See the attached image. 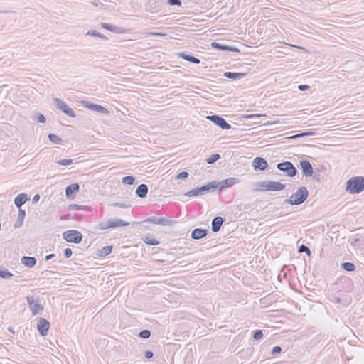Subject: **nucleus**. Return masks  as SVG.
<instances>
[{"label": "nucleus", "mask_w": 364, "mask_h": 364, "mask_svg": "<svg viewBox=\"0 0 364 364\" xmlns=\"http://www.w3.org/2000/svg\"><path fill=\"white\" fill-rule=\"evenodd\" d=\"M285 188V184L274 181H262L251 185V192L280 191Z\"/></svg>", "instance_id": "f257e3e1"}, {"label": "nucleus", "mask_w": 364, "mask_h": 364, "mask_svg": "<svg viewBox=\"0 0 364 364\" xmlns=\"http://www.w3.org/2000/svg\"><path fill=\"white\" fill-rule=\"evenodd\" d=\"M364 191V176H353L346 183V191L358 194Z\"/></svg>", "instance_id": "f03ea898"}, {"label": "nucleus", "mask_w": 364, "mask_h": 364, "mask_svg": "<svg viewBox=\"0 0 364 364\" xmlns=\"http://www.w3.org/2000/svg\"><path fill=\"white\" fill-rule=\"evenodd\" d=\"M309 196V191L306 187L301 186L299 188L297 191L292 194L288 199L285 200L287 203L290 205H300L303 203Z\"/></svg>", "instance_id": "7ed1b4c3"}, {"label": "nucleus", "mask_w": 364, "mask_h": 364, "mask_svg": "<svg viewBox=\"0 0 364 364\" xmlns=\"http://www.w3.org/2000/svg\"><path fill=\"white\" fill-rule=\"evenodd\" d=\"M219 184L220 183H217L216 181H213L202 186L201 187L193 188L192 190L186 192L185 196L188 197H195L208 193L209 192H213L216 189Z\"/></svg>", "instance_id": "20e7f679"}, {"label": "nucleus", "mask_w": 364, "mask_h": 364, "mask_svg": "<svg viewBox=\"0 0 364 364\" xmlns=\"http://www.w3.org/2000/svg\"><path fill=\"white\" fill-rule=\"evenodd\" d=\"M82 235L75 230H70L63 233V238L68 242L79 244L82 242Z\"/></svg>", "instance_id": "39448f33"}, {"label": "nucleus", "mask_w": 364, "mask_h": 364, "mask_svg": "<svg viewBox=\"0 0 364 364\" xmlns=\"http://www.w3.org/2000/svg\"><path fill=\"white\" fill-rule=\"evenodd\" d=\"M277 168L284 173L289 177H294L297 173V170L289 161H284L277 165Z\"/></svg>", "instance_id": "423d86ee"}, {"label": "nucleus", "mask_w": 364, "mask_h": 364, "mask_svg": "<svg viewBox=\"0 0 364 364\" xmlns=\"http://www.w3.org/2000/svg\"><path fill=\"white\" fill-rule=\"evenodd\" d=\"M206 119L212 122L214 124L219 127L220 129L228 130L231 128L230 124L222 117L218 114L208 115Z\"/></svg>", "instance_id": "0eeeda50"}, {"label": "nucleus", "mask_w": 364, "mask_h": 364, "mask_svg": "<svg viewBox=\"0 0 364 364\" xmlns=\"http://www.w3.org/2000/svg\"><path fill=\"white\" fill-rule=\"evenodd\" d=\"M128 225L129 223L123 220L122 219L108 220L106 222L101 223L100 224V227L102 230L114 228L118 227H125Z\"/></svg>", "instance_id": "6e6552de"}, {"label": "nucleus", "mask_w": 364, "mask_h": 364, "mask_svg": "<svg viewBox=\"0 0 364 364\" xmlns=\"http://www.w3.org/2000/svg\"><path fill=\"white\" fill-rule=\"evenodd\" d=\"M53 100L58 109L70 117H75V112L63 100L58 97H55Z\"/></svg>", "instance_id": "1a4fd4ad"}, {"label": "nucleus", "mask_w": 364, "mask_h": 364, "mask_svg": "<svg viewBox=\"0 0 364 364\" xmlns=\"http://www.w3.org/2000/svg\"><path fill=\"white\" fill-rule=\"evenodd\" d=\"M26 300L33 316L37 315L40 311L43 309V306L39 303L38 299H36L33 296H27Z\"/></svg>", "instance_id": "9d476101"}, {"label": "nucleus", "mask_w": 364, "mask_h": 364, "mask_svg": "<svg viewBox=\"0 0 364 364\" xmlns=\"http://www.w3.org/2000/svg\"><path fill=\"white\" fill-rule=\"evenodd\" d=\"M50 328V323L45 318L41 317L38 319V322L36 325L39 333L42 336H45L48 334Z\"/></svg>", "instance_id": "9b49d317"}, {"label": "nucleus", "mask_w": 364, "mask_h": 364, "mask_svg": "<svg viewBox=\"0 0 364 364\" xmlns=\"http://www.w3.org/2000/svg\"><path fill=\"white\" fill-rule=\"evenodd\" d=\"M145 222L151 223L153 224H158L163 226H171L175 222L172 220L166 218L150 217L145 220Z\"/></svg>", "instance_id": "f8f14e48"}, {"label": "nucleus", "mask_w": 364, "mask_h": 364, "mask_svg": "<svg viewBox=\"0 0 364 364\" xmlns=\"http://www.w3.org/2000/svg\"><path fill=\"white\" fill-rule=\"evenodd\" d=\"M211 46L213 48L219 50L230 51V52H233V53H240V49L236 47L228 46V45L218 43L215 41L212 42Z\"/></svg>", "instance_id": "ddd939ff"}, {"label": "nucleus", "mask_w": 364, "mask_h": 364, "mask_svg": "<svg viewBox=\"0 0 364 364\" xmlns=\"http://www.w3.org/2000/svg\"><path fill=\"white\" fill-rule=\"evenodd\" d=\"M300 166L304 176L306 177L313 176L314 170L310 161H300Z\"/></svg>", "instance_id": "4468645a"}, {"label": "nucleus", "mask_w": 364, "mask_h": 364, "mask_svg": "<svg viewBox=\"0 0 364 364\" xmlns=\"http://www.w3.org/2000/svg\"><path fill=\"white\" fill-rule=\"evenodd\" d=\"M83 106L90 110L95 111L99 113H103V114L109 113V111L105 107H104L100 105L91 103L89 102H83Z\"/></svg>", "instance_id": "2eb2a0df"}, {"label": "nucleus", "mask_w": 364, "mask_h": 364, "mask_svg": "<svg viewBox=\"0 0 364 364\" xmlns=\"http://www.w3.org/2000/svg\"><path fill=\"white\" fill-rule=\"evenodd\" d=\"M208 230L203 228H195L191 232V238L193 240H200L207 236Z\"/></svg>", "instance_id": "dca6fc26"}, {"label": "nucleus", "mask_w": 364, "mask_h": 364, "mask_svg": "<svg viewBox=\"0 0 364 364\" xmlns=\"http://www.w3.org/2000/svg\"><path fill=\"white\" fill-rule=\"evenodd\" d=\"M80 186L78 183H72L65 188V196L67 198H73V194L79 191Z\"/></svg>", "instance_id": "f3484780"}, {"label": "nucleus", "mask_w": 364, "mask_h": 364, "mask_svg": "<svg viewBox=\"0 0 364 364\" xmlns=\"http://www.w3.org/2000/svg\"><path fill=\"white\" fill-rule=\"evenodd\" d=\"M224 222V218L220 216L215 217L211 222V230L213 232H217L220 230L223 223Z\"/></svg>", "instance_id": "a211bd4d"}, {"label": "nucleus", "mask_w": 364, "mask_h": 364, "mask_svg": "<svg viewBox=\"0 0 364 364\" xmlns=\"http://www.w3.org/2000/svg\"><path fill=\"white\" fill-rule=\"evenodd\" d=\"M28 200L29 198L26 193H20L14 198V204L18 208H20Z\"/></svg>", "instance_id": "6ab92c4d"}, {"label": "nucleus", "mask_w": 364, "mask_h": 364, "mask_svg": "<svg viewBox=\"0 0 364 364\" xmlns=\"http://www.w3.org/2000/svg\"><path fill=\"white\" fill-rule=\"evenodd\" d=\"M101 26L104 29H106L107 31H109L115 33L121 34V33H124L125 31L124 29L121 27H118V26H114L112 24L107 23H102Z\"/></svg>", "instance_id": "aec40b11"}, {"label": "nucleus", "mask_w": 364, "mask_h": 364, "mask_svg": "<svg viewBox=\"0 0 364 364\" xmlns=\"http://www.w3.org/2000/svg\"><path fill=\"white\" fill-rule=\"evenodd\" d=\"M178 56L190 63H194V64H199L200 63V60L191 54L186 53V52H182L178 54Z\"/></svg>", "instance_id": "412c9836"}, {"label": "nucleus", "mask_w": 364, "mask_h": 364, "mask_svg": "<svg viewBox=\"0 0 364 364\" xmlns=\"http://www.w3.org/2000/svg\"><path fill=\"white\" fill-rule=\"evenodd\" d=\"M21 263L28 267V268H32L33 267L36 262H37V260L36 259V257H28V256H23L21 257Z\"/></svg>", "instance_id": "4be33fe9"}, {"label": "nucleus", "mask_w": 364, "mask_h": 364, "mask_svg": "<svg viewBox=\"0 0 364 364\" xmlns=\"http://www.w3.org/2000/svg\"><path fill=\"white\" fill-rule=\"evenodd\" d=\"M245 75V73L225 72L223 75L228 79L236 80L243 78Z\"/></svg>", "instance_id": "5701e85b"}, {"label": "nucleus", "mask_w": 364, "mask_h": 364, "mask_svg": "<svg viewBox=\"0 0 364 364\" xmlns=\"http://www.w3.org/2000/svg\"><path fill=\"white\" fill-rule=\"evenodd\" d=\"M252 166L256 171H264L268 167L267 161H252Z\"/></svg>", "instance_id": "b1692460"}, {"label": "nucleus", "mask_w": 364, "mask_h": 364, "mask_svg": "<svg viewBox=\"0 0 364 364\" xmlns=\"http://www.w3.org/2000/svg\"><path fill=\"white\" fill-rule=\"evenodd\" d=\"M148 186L146 184H140L136 190V194L138 197L144 198L147 196Z\"/></svg>", "instance_id": "393cba45"}, {"label": "nucleus", "mask_w": 364, "mask_h": 364, "mask_svg": "<svg viewBox=\"0 0 364 364\" xmlns=\"http://www.w3.org/2000/svg\"><path fill=\"white\" fill-rule=\"evenodd\" d=\"M316 134V129H310L307 131L300 132L299 134H296L295 135L291 136L289 138V139H296L299 137H303V136H315Z\"/></svg>", "instance_id": "a878e982"}, {"label": "nucleus", "mask_w": 364, "mask_h": 364, "mask_svg": "<svg viewBox=\"0 0 364 364\" xmlns=\"http://www.w3.org/2000/svg\"><path fill=\"white\" fill-rule=\"evenodd\" d=\"M68 209L70 210H85V211H91L92 208L87 205H79V204H70L68 205Z\"/></svg>", "instance_id": "bb28decb"}, {"label": "nucleus", "mask_w": 364, "mask_h": 364, "mask_svg": "<svg viewBox=\"0 0 364 364\" xmlns=\"http://www.w3.org/2000/svg\"><path fill=\"white\" fill-rule=\"evenodd\" d=\"M240 180L237 178H229L228 179H225L223 181L221 184V188H228L230 186H232L236 183H238Z\"/></svg>", "instance_id": "cd10ccee"}, {"label": "nucleus", "mask_w": 364, "mask_h": 364, "mask_svg": "<svg viewBox=\"0 0 364 364\" xmlns=\"http://www.w3.org/2000/svg\"><path fill=\"white\" fill-rule=\"evenodd\" d=\"M113 247L112 245H107L103 247L101 250H99V253L97 255L99 257H105L109 255L112 251Z\"/></svg>", "instance_id": "c85d7f7f"}, {"label": "nucleus", "mask_w": 364, "mask_h": 364, "mask_svg": "<svg viewBox=\"0 0 364 364\" xmlns=\"http://www.w3.org/2000/svg\"><path fill=\"white\" fill-rule=\"evenodd\" d=\"M13 276V274L10 272L6 268L3 266H0V277L2 279H9Z\"/></svg>", "instance_id": "c756f323"}, {"label": "nucleus", "mask_w": 364, "mask_h": 364, "mask_svg": "<svg viewBox=\"0 0 364 364\" xmlns=\"http://www.w3.org/2000/svg\"><path fill=\"white\" fill-rule=\"evenodd\" d=\"M341 267L346 272H353L355 269V264L349 262H343Z\"/></svg>", "instance_id": "7c9ffc66"}, {"label": "nucleus", "mask_w": 364, "mask_h": 364, "mask_svg": "<svg viewBox=\"0 0 364 364\" xmlns=\"http://www.w3.org/2000/svg\"><path fill=\"white\" fill-rule=\"evenodd\" d=\"M142 240L144 243H146L149 245H157L159 244V241H158L155 238L151 237L149 236H144L142 238Z\"/></svg>", "instance_id": "2f4dec72"}, {"label": "nucleus", "mask_w": 364, "mask_h": 364, "mask_svg": "<svg viewBox=\"0 0 364 364\" xmlns=\"http://www.w3.org/2000/svg\"><path fill=\"white\" fill-rule=\"evenodd\" d=\"M26 217V212L25 210H22L21 208H18V220L17 223H19L18 224H16L14 226L15 228L19 227L22 225V222L24 220Z\"/></svg>", "instance_id": "473e14b6"}, {"label": "nucleus", "mask_w": 364, "mask_h": 364, "mask_svg": "<svg viewBox=\"0 0 364 364\" xmlns=\"http://www.w3.org/2000/svg\"><path fill=\"white\" fill-rule=\"evenodd\" d=\"M48 139L52 143L55 144H59L62 141L60 136L53 133L48 134Z\"/></svg>", "instance_id": "72a5a7b5"}, {"label": "nucleus", "mask_w": 364, "mask_h": 364, "mask_svg": "<svg viewBox=\"0 0 364 364\" xmlns=\"http://www.w3.org/2000/svg\"><path fill=\"white\" fill-rule=\"evenodd\" d=\"M122 181L124 184L126 185H132L135 181V178L134 176H124L122 178Z\"/></svg>", "instance_id": "f704fd0d"}, {"label": "nucleus", "mask_w": 364, "mask_h": 364, "mask_svg": "<svg viewBox=\"0 0 364 364\" xmlns=\"http://www.w3.org/2000/svg\"><path fill=\"white\" fill-rule=\"evenodd\" d=\"M252 334L253 339L255 341L260 340L263 338L264 334L262 330H255L254 331Z\"/></svg>", "instance_id": "c9c22d12"}, {"label": "nucleus", "mask_w": 364, "mask_h": 364, "mask_svg": "<svg viewBox=\"0 0 364 364\" xmlns=\"http://www.w3.org/2000/svg\"><path fill=\"white\" fill-rule=\"evenodd\" d=\"M33 119L36 121L37 122L42 123V124H43L46 122V117L41 113H37L36 114V116L33 118Z\"/></svg>", "instance_id": "e433bc0d"}, {"label": "nucleus", "mask_w": 364, "mask_h": 364, "mask_svg": "<svg viewBox=\"0 0 364 364\" xmlns=\"http://www.w3.org/2000/svg\"><path fill=\"white\" fill-rule=\"evenodd\" d=\"M298 252L299 253L305 252V253H306V255L308 256L311 255V250H310V249L307 246H306L304 245H300L299 247Z\"/></svg>", "instance_id": "4c0bfd02"}, {"label": "nucleus", "mask_w": 364, "mask_h": 364, "mask_svg": "<svg viewBox=\"0 0 364 364\" xmlns=\"http://www.w3.org/2000/svg\"><path fill=\"white\" fill-rule=\"evenodd\" d=\"M139 336L141 338L147 339L151 336V331L147 329L142 330L139 332Z\"/></svg>", "instance_id": "58836bf2"}, {"label": "nucleus", "mask_w": 364, "mask_h": 364, "mask_svg": "<svg viewBox=\"0 0 364 364\" xmlns=\"http://www.w3.org/2000/svg\"><path fill=\"white\" fill-rule=\"evenodd\" d=\"M87 35L92 36H97V37H99V38H105V36L103 34H102V33H100L97 32V31H95V30H90V31H89L87 33Z\"/></svg>", "instance_id": "ea45409f"}, {"label": "nucleus", "mask_w": 364, "mask_h": 364, "mask_svg": "<svg viewBox=\"0 0 364 364\" xmlns=\"http://www.w3.org/2000/svg\"><path fill=\"white\" fill-rule=\"evenodd\" d=\"M188 172L182 171L177 174V176H176V179H178V180L185 179V178H188Z\"/></svg>", "instance_id": "a19ab883"}, {"label": "nucleus", "mask_w": 364, "mask_h": 364, "mask_svg": "<svg viewBox=\"0 0 364 364\" xmlns=\"http://www.w3.org/2000/svg\"><path fill=\"white\" fill-rule=\"evenodd\" d=\"M112 205H113L114 207H119L121 208H127L131 206L130 204H126V203H114Z\"/></svg>", "instance_id": "79ce46f5"}, {"label": "nucleus", "mask_w": 364, "mask_h": 364, "mask_svg": "<svg viewBox=\"0 0 364 364\" xmlns=\"http://www.w3.org/2000/svg\"><path fill=\"white\" fill-rule=\"evenodd\" d=\"M260 117H262V114H252L244 115L243 117L246 119H259Z\"/></svg>", "instance_id": "37998d69"}, {"label": "nucleus", "mask_w": 364, "mask_h": 364, "mask_svg": "<svg viewBox=\"0 0 364 364\" xmlns=\"http://www.w3.org/2000/svg\"><path fill=\"white\" fill-rule=\"evenodd\" d=\"M282 352V348L279 346H274L272 350V355H277Z\"/></svg>", "instance_id": "c03bdc74"}, {"label": "nucleus", "mask_w": 364, "mask_h": 364, "mask_svg": "<svg viewBox=\"0 0 364 364\" xmlns=\"http://www.w3.org/2000/svg\"><path fill=\"white\" fill-rule=\"evenodd\" d=\"M63 253L65 258H70L73 254V252L70 248H65L63 251Z\"/></svg>", "instance_id": "a18cd8bd"}, {"label": "nucleus", "mask_w": 364, "mask_h": 364, "mask_svg": "<svg viewBox=\"0 0 364 364\" xmlns=\"http://www.w3.org/2000/svg\"><path fill=\"white\" fill-rule=\"evenodd\" d=\"M168 4L171 6H181V0H168Z\"/></svg>", "instance_id": "49530a36"}, {"label": "nucleus", "mask_w": 364, "mask_h": 364, "mask_svg": "<svg viewBox=\"0 0 364 364\" xmlns=\"http://www.w3.org/2000/svg\"><path fill=\"white\" fill-rule=\"evenodd\" d=\"M73 161H57V163L60 166H68L73 164Z\"/></svg>", "instance_id": "de8ad7c7"}, {"label": "nucleus", "mask_w": 364, "mask_h": 364, "mask_svg": "<svg viewBox=\"0 0 364 364\" xmlns=\"http://www.w3.org/2000/svg\"><path fill=\"white\" fill-rule=\"evenodd\" d=\"M144 356H145V358H146V359H151V358H153V356H154V353H153V352H152V351H151V350H146V351H145V353H144Z\"/></svg>", "instance_id": "09e8293b"}, {"label": "nucleus", "mask_w": 364, "mask_h": 364, "mask_svg": "<svg viewBox=\"0 0 364 364\" xmlns=\"http://www.w3.org/2000/svg\"><path fill=\"white\" fill-rule=\"evenodd\" d=\"M220 159V156L219 154H212L211 156L207 157L205 159Z\"/></svg>", "instance_id": "8fccbe9b"}, {"label": "nucleus", "mask_w": 364, "mask_h": 364, "mask_svg": "<svg viewBox=\"0 0 364 364\" xmlns=\"http://www.w3.org/2000/svg\"><path fill=\"white\" fill-rule=\"evenodd\" d=\"M150 36H165L164 33H160V32H150L148 33Z\"/></svg>", "instance_id": "3c124183"}, {"label": "nucleus", "mask_w": 364, "mask_h": 364, "mask_svg": "<svg viewBox=\"0 0 364 364\" xmlns=\"http://www.w3.org/2000/svg\"><path fill=\"white\" fill-rule=\"evenodd\" d=\"M309 88V86L307 85H299L298 86V89L300 91H305V90H308Z\"/></svg>", "instance_id": "603ef678"}, {"label": "nucleus", "mask_w": 364, "mask_h": 364, "mask_svg": "<svg viewBox=\"0 0 364 364\" xmlns=\"http://www.w3.org/2000/svg\"><path fill=\"white\" fill-rule=\"evenodd\" d=\"M40 200V196L38 194H36L32 198V203H36Z\"/></svg>", "instance_id": "864d4df0"}, {"label": "nucleus", "mask_w": 364, "mask_h": 364, "mask_svg": "<svg viewBox=\"0 0 364 364\" xmlns=\"http://www.w3.org/2000/svg\"><path fill=\"white\" fill-rule=\"evenodd\" d=\"M55 257V254H50V255H48L46 256L45 257V260L46 261H48L53 258H54Z\"/></svg>", "instance_id": "5fc2aeb1"}, {"label": "nucleus", "mask_w": 364, "mask_h": 364, "mask_svg": "<svg viewBox=\"0 0 364 364\" xmlns=\"http://www.w3.org/2000/svg\"><path fill=\"white\" fill-rule=\"evenodd\" d=\"M316 169H317L318 171H323L324 170H326V167L324 166H321V167L319 168H316Z\"/></svg>", "instance_id": "6e6d98bb"}, {"label": "nucleus", "mask_w": 364, "mask_h": 364, "mask_svg": "<svg viewBox=\"0 0 364 364\" xmlns=\"http://www.w3.org/2000/svg\"><path fill=\"white\" fill-rule=\"evenodd\" d=\"M216 161H206L208 164H213Z\"/></svg>", "instance_id": "4d7b16f0"}, {"label": "nucleus", "mask_w": 364, "mask_h": 364, "mask_svg": "<svg viewBox=\"0 0 364 364\" xmlns=\"http://www.w3.org/2000/svg\"><path fill=\"white\" fill-rule=\"evenodd\" d=\"M254 159H264L261 156H256L254 158Z\"/></svg>", "instance_id": "13d9d810"}, {"label": "nucleus", "mask_w": 364, "mask_h": 364, "mask_svg": "<svg viewBox=\"0 0 364 364\" xmlns=\"http://www.w3.org/2000/svg\"><path fill=\"white\" fill-rule=\"evenodd\" d=\"M341 299L340 298H336L337 303H341Z\"/></svg>", "instance_id": "bf43d9fd"}, {"label": "nucleus", "mask_w": 364, "mask_h": 364, "mask_svg": "<svg viewBox=\"0 0 364 364\" xmlns=\"http://www.w3.org/2000/svg\"><path fill=\"white\" fill-rule=\"evenodd\" d=\"M73 218L79 219V218H80V215H76V216H75V215H74V216L73 217Z\"/></svg>", "instance_id": "052dcab7"}, {"label": "nucleus", "mask_w": 364, "mask_h": 364, "mask_svg": "<svg viewBox=\"0 0 364 364\" xmlns=\"http://www.w3.org/2000/svg\"><path fill=\"white\" fill-rule=\"evenodd\" d=\"M58 258V262H61V259H60V258H61V256L60 255Z\"/></svg>", "instance_id": "680f3d73"}]
</instances>
